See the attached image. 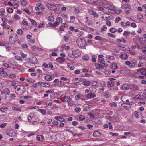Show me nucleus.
<instances>
[{"label": "nucleus", "mask_w": 146, "mask_h": 146, "mask_svg": "<svg viewBox=\"0 0 146 146\" xmlns=\"http://www.w3.org/2000/svg\"><path fill=\"white\" fill-rule=\"evenodd\" d=\"M104 6L105 8L107 9L110 8L111 7V5L109 3H106L104 4Z\"/></svg>", "instance_id": "nucleus-30"}, {"label": "nucleus", "mask_w": 146, "mask_h": 146, "mask_svg": "<svg viewBox=\"0 0 146 146\" xmlns=\"http://www.w3.org/2000/svg\"><path fill=\"white\" fill-rule=\"evenodd\" d=\"M45 80L48 81L51 80L52 79V77L49 75H47L45 76Z\"/></svg>", "instance_id": "nucleus-17"}, {"label": "nucleus", "mask_w": 146, "mask_h": 146, "mask_svg": "<svg viewBox=\"0 0 146 146\" xmlns=\"http://www.w3.org/2000/svg\"><path fill=\"white\" fill-rule=\"evenodd\" d=\"M18 36L16 33H12L10 35L9 42L12 44H14L18 40Z\"/></svg>", "instance_id": "nucleus-2"}, {"label": "nucleus", "mask_w": 146, "mask_h": 146, "mask_svg": "<svg viewBox=\"0 0 146 146\" xmlns=\"http://www.w3.org/2000/svg\"><path fill=\"white\" fill-rule=\"evenodd\" d=\"M54 92L53 90L52 89H51L50 90H48L45 92L47 93L50 94Z\"/></svg>", "instance_id": "nucleus-53"}, {"label": "nucleus", "mask_w": 146, "mask_h": 146, "mask_svg": "<svg viewBox=\"0 0 146 146\" xmlns=\"http://www.w3.org/2000/svg\"><path fill=\"white\" fill-rule=\"evenodd\" d=\"M110 68L113 70L118 69V67L116 64H113L110 66Z\"/></svg>", "instance_id": "nucleus-18"}, {"label": "nucleus", "mask_w": 146, "mask_h": 146, "mask_svg": "<svg viewBox=\"0 0 146 146\" xmlns=\"http://www.w3.org/2000/svg\"><path fill=\"white\" fill-rule=\"evenodd\" d=\"M17 33L18 34H19L20 35L22 34L23 33V31L21 29H18L17 31Z\"/></svg>", "instance_id": "nucleus-48"}, {"label": "nucleus", "mask_w": 146, "mask_h": 146, "mask_svg": "<svg viewBox=\"0 0 146 146\" xmlns=\"http://www.w3.org/2000/svg\"><path fill=\"white\" fill-rule=\"evenodd\" d=\"M125 63L126 65L128 66H129V65H130L131 64V62L128 61H126L125 62Z\"/></svg>", "instance_id": "nucleus-64"}, {"label": "nucleus", "mask_w": 146, "mask_h": 146, "mask_svg": "<svg viewBox=\"0 0 146 146\" xmlns=\"http://www.w3.org/2000/svg\"><path fill=\"white\" fill-rule=\"evenodd\" d=\"M145 38H139V41L141 43V44H144V40Z\"/></svg>", "instance_id": "nucleus-36"}, {"label": "nucleus", "mask_w": 146, "mask_h": 146, "mask_svg": "<svg viewBox=\"0 0 146 146\" xmlns=\"http://www.w3.org/2000/svg\"><path fill=\"white\" fill-rule=\"evenodd\" d=\"M130 33H131L130 32L125 31L123 33V35L124 36H128L129 35V34Z\"/></svg>", "instance_id": "nucleus-40"}, {"label": "nucleus", "mask_w": 146, "mask_h": 146, "mask_svg": "<svg viewBox=\"0 0 146 146\" xmlns=\"http://www.w3.org/2000/svg\"><path fill=\"white\" fill-rule=\"evenodd\" d=\"M64 98L66 100V101L68 102H71L72 99L69 96H65L64 97Z\"/></svg>", "instance_id": "nucleus-23"}, {"label": "nucleus", "mask_w": 146, "mask_h": 146, "mask_svg": "<svg viewBox=\"0 0 146 146\" xmlns=\"http://www.w3.org/2000/svg\"><path fill=\"white\" fill-rule=\"evenodd\" d=\"M0 74L3 76H5L6 75L7 73L4 71H2L0 72Z\"/></svg>", "instance_id": "nucleus-39"}, {"label": "nucleus", "mask_w": 146, "mask_h": 146, "mask_svg": "<svg viewBox=\"0 0 146 146\" xmlns=\"http://www.w3.org/2000/svg\"><path fill=\"white\" fill-rule=\"evenodd\" d=\"M7 125L6 123H2L0 125V127L2 128H4Z\"/></svg>", "instance_id": "nucleus-56"}, {"label": "nucleus", "mask_w": 146, "mask_h": 146, "mask_svg": "<svg viewBox=\"0 0 146 146\" xmlns=\"http://www.w3.org/2000/svg\"><path fill=\"white\" fill-rule=\"evenodd\" d=\"M101 134V133L97 131L94 132L93 134L94 137H99Z\"/></svg>", "instance_id": "nucleus-11"}, {"label": "nucleus", "mask_w": 146, "mask_h": 146, "mask_svg": "<svg viewBox=\"0 0 146 146\" xmlns=\"http://www.w3.org/2000/svg\"><path fill=\"white\" fill-rule=\"evenodd\" d=\"M54 19V17L52 16H50L49 17L48 20L52 22Z\"/></svg>", "instance_id": "nucleus-35"}, {"label": "nucleus", "mask_w": 146, "mask_h": 146, "mask_svg": "<svg viewBox=\"0 0 146 146\" xmlns=\"http://www.w3.org/2000/svg\"><path fill=\"white\" fill-rule=\"evenodd\" d=\"M46 6L49 9L51 10L55 11L57 9L56 6L53 5H52L50 3H47L46 4Z\"/></svg>", "instance_id": "nucleus-4"}, {"label": "nucleus", "mask_w": 146, "mask_h": 146, "mask_svg": "<svg viewBox=\"0 0 146 146\" xmlns=\"http://www.w3.org/2000/svg\"><path fill=\"white\" fill-rule=\"evenodd\" d=\"M130 90H139V88L138 86L133 84H130Z\"/></svg>", "instance_id": "nucleus-7"}, {"label": "nucleus", "mask_w": 146, "mask_h": 146, "mask_svg": "<svg viewBox=\"0 0 146 146\" xmlns=\"http://www.w3.org/2000/svg\"><path fill=\"white\" fill-rule=\"evenodd\" d=\"M37 140L40 141H43L44 139V137L41 135H38L36 137Z\"/></svg>", "instance_id": "nucleus-12"}, {"label": "nucleus", "mask_w": 146, "mask_h": 146, "mask_svg": "<svg viewBox=\"0 0 146 146\" xmlns=\"http://www.w3.org/2000/svg\"><path fill=\"white\" fill-rule=\"evenodd\" d=\"M87 126L88 129H91L92 128L93 126L92 125L90 124H88L87 125Z\"/></svg>", "instance_id": "nucleus-61"}, {"label": "nucleus", "mask_w": 146, "mask_h": 146, "mask_svg": "<svg viewBox=\"0 0 146 146\" xmlns=\"http://www.w3.org/2000/svg\"><path fill=\"white\" fill-rule=\"evenodd\" d=\"M81 108L80 107H76L74 109V111L75 112L78 113L81 111Z\"/></svg>", "instance_id": "nucleus-32"}, {"label": "nucleus", "mask_w": 146, "mask_h": 146, "mask_svg": "<svg viewBox=\"0 0 146 146\" xmlns=\"http://www.w3.org/2000/svg\"><path fill=\"white\" fill-rule=\"evenodd\" d=\"M76 42L78 46L80 48H84L86 45V41L84 38H78L76 40Z\"/></svg>", "instance_id": "nucleus-1"}, {"label": "nucleus", "mask_w": 146, "mask_h": 146, "mask_svg": "<svg viewBox=\"0 0 146 146\" xmlns=\"http://www.w3.org/2000/svg\"><path fill=\"white\" fill-rule=\"evenodd\" d=\"M130 84H124L122 86L121 89L123 90H130Z\"/></svg>", "instance_id": "nucleus-5"}, {"label": "nucleus", "mask_w": 146, "mask_h": 146, "mask_svg": "<svg viewBox=\"0 0 146 146\" xmlns=\"http://www.w3.org/2000/svg\"><path fill=\"white\" fill-rule=\"evenodd\" d=\"M134 115L135 117L136 118H138L139 117V115L137 113L136 111H135L134 112Z\"/></svg>", "instance_id": "nucleus-62"}, {"label": "nucleus", "mask_w": 146, "mask_h": 146, "mask_svg": "<svg viewBox=\"0 0 146 146\" xmlns=\"http://www.w3.org/2000/svg\"><path fill=\"white\" fill-rule=\"evenodd\" d=\"M72 54L73 56L75 57H77L79 56L78 51L76 50H74L72 52Z\"/></svg>", "instance_id": "nucleus-16"}, {"label": "nucleus", "mask_w": 146, "mask_h": 146, "mask_svg": "<svg viewBox=\"0 0 146 146\" xmlns=\"http://www.w3.org/2000/svg\"><path fill=\"white\" fill-rule=\"evenodd\" d=\"M14 18L16 20H17L20 18V17L17 15V14H15L14 15Z\"/></svg>", "instance_id": "nucleus-43"}, {"label": "nucleus", "mask_w": 146, "mask_h": 146, "mask_svg": "<svg viewBox=\"0 0 146 146\" xmlns=\"http://www.w3.org/2000/svg\"><path fill=\"white\" fill-rule=\"evenodd\" d=\"M15 59L20 60V61H22V58L21 57L19 56H16L15 57Z\"/></svg>", "instance_id": "nucleus-38"}, {"label": "nucleus", "mask_w": 146, "mask_h": 146, "mask_svg": "<svg viewBox=\"0 0 146 146\" xmlns=\"http://www.w3.org/2000/svg\"><path fill=\"white\" fill-rule=\"evenodd\" d=\"M102 18L104 20H106L108 19V18L107 16H106L105 14H103L102 15Z\"/></svg>", "instance_id": "nucleus-54"}, {"label": "nucleus", "mask_w": 146, "mask_h": 146, "mask_svg": "<svg viewBox=\"0 0 146 146\" xmlns=\"http://www.w3.org/2000/svg\"><path fill=\"white\" fill-rule=\"evenodd\" d=\"M136 97L137 98L139 99H140L142 100L143 99V98H141V96L140 95L137 94L136 95Z\"/></svg>", "instance_id": "nucleus-60"}, {"label": "nucleus", "mask_w": 146, "mask_h": 146, "mask_svg": "<svg viewBox=\"0 0 146 146\" xmlns=\"http://www.w3.org/2000/svg\"><path fill=\"white\" fill-rule=\"evenodd\" d=\"M12 108L13 110H14L16 111H20L21 110V109H18L15 107H13Z\"/></svg>", "instance_id": "nucleus-51"}, {"label": "nucleus", "mask_w": 146, "mask_h": 146, "mask_svg": "<svg viewBox=\"0 0 146 146\" xmlns=\"http://www.w3.org/2000/svg\"><path fill=\"white\" fill-rule=\"evenodd\" d=\"M106 24L107 25H108L109 26H111V23L110 21H109V20L106 21Z\"/></svg>", "instance_id": "nucleus-55"}, {"label": "nucleus", "mask_w": 146, "mask_h": 146, "mask_svg": "<svg viewBox=\"0 0 146 146\" xmlns=\"http://www.w3.org/2000/svg\"><path fill=\"white\" fill-rule=\"evenodd\" d=\"M110 31L111 33H115L117 31V29L115 28H113L110 29Z\"/></svg>", "instance_id": "nucleus-33"}, {"label": "nucleus", "mask_w": 146, "mask_h": 146, "mask_svg": "<svg viewBox=\"0 0 146 146\" xmlns=\"http://www.w3.org/2000/svg\"><path fill=\"white\" fill-rule=\"evenodd\" d=\"M100 63L101 65H104L105 66H107L108 64L104 60H101L100 62Z\"/></svg>", "instance_id": "nucleus-31"}, {"label": "nucleus", "mask_w": 146, "mask_h": 146, "mask_svg": "<svg viewBox=\"0 0 146 146\" xmlns=\"http://www.w3.org/2000/svg\"><path fill=\"white\" fill-rule=\"evenodd\" d=\"M44 22H42L40 23L39 25L37 27L38 28H40L42 27H43L44 26Z\"/></svg>", "instance_id": "nucleus-42"}, {"label": "nucleus", "mask_w": 146, "mask_h": 146, "mask_svg": "<svg viewBox=\"0 0 146 146\" xmlns=\"http://www.w3.org/2000/svg\"><path fill=\"white\" fill-rule=\"evenodd\" d=\"M95 66L97 69L100 70L102 69V66L99 64H95Z\"/></svg>", "instance_id": "nucleus-25"}, {"label": "nucleus", "mask_w": 146, "mask_h": 146, "mask_svg": "<svg viewBox=\"0 0 146 146\" xmlns=\"http://www.w3.org/2000/svg\"><path fill=\"white\" fill-rule=\"evenodd\" d=\"M98 82L96 81H93L91 82V84L93 86H95L98 85Z\"/></svg>", "instance_id": "nucleus-44"}, {"label": "nucleus", "mask_w": 146, "mask_h": 146, "mask_svg": "<svg viewBox=\"0 0 146 146\" xmlns=\"http://www.w3.org/2000/svg\"><path fill=\"white\" fill-rule=\"evenodd\" d=\"M100 41H101L102 42H106L107 41V39L104 38H102L101 37V39Z\"/></svg>", "instance_id": "nucleus-58"}, {"label": "nucleus", "mask_w": 146, "mask_h": 146, "mask_svg": "<svg viewBox=\"0 0 146 146\" xmlns=\"http://www.w3.org/2000/svg\"><path fill=\"white\" fill-rule=\"evenodd\" d=\"M9 77L11 78H14L16 77V76L14 74L12 73L9 75Z\"/></svg>", "instance_id": "nucleus-41"}, {"label": "nucleus", "mask_w": 146, "mask_h": 146, "mask_svg": "<svg viewBox=\"0 0 146 146\" xmlns=\"http://www.w3.org/2000/svg\"><path fill=\"white\" fill-rule=\"evenodd\" d=\"M93 2L97 5H101L102 4L101 0H94Z\"/></svg>", "instance_id": "nucleus-14"}, {"label": "nucleus", "mask_w": 146, "mask_h": 146, "mask_svg": "<svg viewBox=\"0 0 146 146\" xmlns=\"http://www.w3.org/2000/svg\"><path fill=\"white\" fill-rule=\"evenodd\" d=\"M26 80L27 82H29L30 83H34L35 82V81L34 80H28V79H26Z\"/></svg>", "instance_id": "nucleus-59"}, {"label": "nucleus", "mask_w": 146, "mask_h": 146, "mask_svg": "<svg viewBox=\"0 0 146 146\" xmlns=\"http://www.w3.org/2000/svg\"><path fill=\"white\" fill-rule=\"evenodd\" d=\"M7 11L9 13H11L13 11V9L9 7L7 9Z\"/></svg>", "instance_id": "nucleus-37"}, {"label": "nucleus", "mask_w": 146, "mask_h": 146, "mask_svg": "<svg viewBox=\"0 0 146 146\" xmlns=\"http://www.w3.org/2000/svg\"><path fill=\"white\" fill-rule=\"evenodd\" d=\"M120 57L122 59L127 60L128 58V56L125 54H122L120 55Z\"/></svg>", "instance_id": "nucleus-15"}, {"label": "nucleus", "mask_w": 146, "mask_h": 146, "mask_svg": "<svg viewBox=\"0 0 146 146\" xmlns=\"http://www.w3.org/2000/svg\"><path fill=\"white\" fill-rule=\"evenodd\" d=\"M114 81L112 82H109L108 83V85L110 87H112L114 86Z\"/></svg>", "instance_id": "nucleus-29"}, {"label": "nucleus", "mask_w": 146, "mask_h": 146, "mask_svg": "<svg viewBox=\"0 0 146 146\" xmlns=\"http://www.w3.org/2000/svg\"><path fill=\"white\" fill-rule=\"evenodd\" d=\"M110 134L113 136L116 137L119 134L118 133H113V132H110Z\"/></svg>", "instance_id": "nucleus-45"}, {"label": "nucleus", "mask_w": 146, "mask_h": 146, "mask_svg": "<svg viewBox=\"0 0 146 146\" xmlns=\"http://www.w3.org/2000/svg\"><path fill=\"white\" fill-rule=\"evenodd\" d=\"M42 87L45 88H49L50 87V85L48 83H44L42 85Z\"/></svg>", "instance_id": "nucleus-27"}, {"label": "nucleus", "mask_w": 146, "mask_h": 146, "mask_svg": "<svg viewBox=\"0 0 146 146\" xmlns=\"http://www.w3.org/2000/svg\"><path fill=\"white\" fill-rule=\"evenodd\" d=\"M13 6H14L15 7H17L18 6L19 4V2L17 0H14L13 2Z\"/></svg>", "instance_id": "nucleus-21"}, {"label": "nucleus", "mask_w": 146, "mask_h": 146, "mask_svg": "<svg viewBox=\"0 0 146 146\" xmlns=\"http://www.w3.org/2000/svg\"><path fill=\"white\" fill-rule=\"evenodd\" d=\"M90 82L89 81H84L82 82V84L84 86H89L90 85Z\"/></svg>", "instance_id": "nucleus-22"}, {"label": "nucleus", "mask_w": 146, "mask_h": 146, "mask_svg": "<svg viewBox=\"0 0 146 146\" xmlns=\"http://www.w3.org/2000/svg\"><path fill=\"white\" fill-rule=\"evenodd\" d=\"M89 13L91 15H94L95 17H97L98 16V15L96 13V12L94 10H90L89 11Z\"/></svg>", "instance_id": "nucleus-10"}, {"label": "nucleus", "mask_w": 146, "mask_h": 146, "mask_svg": "<svg viewBox=\"0 0 146 146\" xmlns=\"http://www.w3.org/2000/svg\"><path fill=\"white\" fill-rule=\"evenodd\" d=\"M121 106L125 109L127 110L132 105V104L131 103H122L121 104Z\"/></svg>", "instance_id": "nucleus-6"}, {"label": "nucleus", "mask_w": 146, "mask_h": 146, "mask_svg": "<svg viewBox=\"0 0 146 146\" xmlns=\"http://www.w3.org/2000/svg\"><path fill=\"white\" fill-rule=\"evenodd\" d=\"M120 20V18L119 17H117L115 19V21L116 23H118Z\"/></svg>", "instance_id": "nucleus-47"}, {"label": "nucleus", "mask_w": 146, "mask_h": 146, "mask_svg": "<svg viewBox=\"0 0 146 146\" xmlns=\"http://www.w3.org/2000/svg\"><path fill=\"white\" fill-rule=\"evenodd\" d=\"M108 35L109 36L113 38H115L116 37L115 35L110 33H108Z\"/></svg>", "instance_id": "nucleus-46"}, {"label": "nucleus", "mask_w": 146, "mask_h": 146, "mask_svg": "<svg viewBox=\"0 0 146 146\" xmlns=\"http://www.w3.org/2000/svg\"><path fill=\"white\" fill-rule=\"evenodd\" d=\"M65 59L62 57H59L56 59L57 62L60 63L62 64L64 62Z\"/></svg>", "instance_id": "nucleus-8"}, {"label": "nucleus", "mask_w": 146, "mask_h": 146, "mask_svg": "<svg viewBox=\"0 0 146 146\" xmlns=\"http://www.w3.org/2000/svg\"><path fill=\"white\" fill-rule=\"evenodd\" d=\"M107 29V27L105 25H104L103 27L101 28V31L102 32L103 31H106V30Z\"/></svg>", "instance_id": "nucleus-50"}, {"label": "nucleus", "mask_w": 146, "mask_h": 146, "mask_svg": "<svg viewBox=\"0 0 146 146\" xmlns=\"http://www.w3.org/2000/svg\"><path fill=\"white\" fill-rule=\"evenodd\" d=\"M57 84L59 87H61L64 85V82L62 81H60L58 82Z\"/></svg>", "instance_id": "nucleus-26"}, {"label": "nucleus", "mask_w": 146, "mask_h": 146, "mask_svg": "<svg viewBox=\"0 0 146 146\" xmlns=\"http://www.w3.org/2000/svg\"><path fill=\"white\" fill-rule=\"evenodd\" d=\"M110 104V106L111 107L113 106L117 107V103L114 102L111 103Z\"/></svg>", "instance_id": "nucleus-49"}, {"label": "nucleus", "mask_w": 146, "mask_h": 146, "mask_svg": "<svg viewBox=\"0 0 146 146\" xmlns=\"http://www.w3.org/2000/svg\"><path fill=\"white\" fill-rule=\"evenodd\" d=\"M72 124L74 126H76L78 124V123L76 121H73L72 122Z\"/></svg>", "instance_id": "nucleus-63"}, {"label": "nucleus", "mask_w": 146, "mask_h": 146, "mask_svg": "<svg viewBox=\"0 0 146 146\" xmlns=\"http://www.w3.org/2000/svg\"><path fill=\"white\" fill-rule=\"evenodd\" d=\"M122 8L123 9H124L125 10L126 9H131V7L130 5H127V4H125L122 5L121 6Z\"/></svg>", "instance_id": "nucleus-13"}, {"label": "nucleus", "mask_w": 146, "mask_h": 146, "mask_svg": "<svg viewBox=\"0 0 146 146\" xmlns=\"http://www.w3.org/2000/svg\"><path fill=\"white\" fill-rule=\"evenodd\" d=\"M85 119V117L82 115H80L79 117V119L80 121H83Z\"/></svg>", "instance_id": "nucleus-34"}, {"label": "nucleus", "mask_w": 146, "mask_h": 146, "mask_svg": "<svg viewBox=\"0 0 146 146\" xmlns=\"http://www.w3.org/2000/svg\"><path fill=\"white\" fill-rule=\"evenodd\" d=\"M8 108L7 107L4 106L2 107L0 109V110L1 112L3 113H4L5 111H7L8 110Z\"/></svg>", "instance_id": "nucleus-19"}, {"label": "nucleus", "mask_w": 146, "mask_h": 146, "mask_svg": "<svg viewBox=\"0 0 146 146\" xmlns=\"http://www.w3.org/2000/svg\"><path fill=\"white\" fill-rule=\"evenodd\" d=\"M38 111L39 112H40L43 115H44L46 113V110H44L43 109H41L39 110H38Z\"/></svg>", "instance_id": "nucleus-28"}, {"label": "nucleus", "mask_w": 146, "mask_h": 146, "mask_svg": "<svg viewBox=\"0 0 146 146\" xmlns=\"http://www.w3.org/2000/svg\"><path fill=\"white\" fill-rule=\"evenodd\" d=\"M22 24L27 26H28V25L27 22L25 20H23L22 21Z\"/></svg>", "instance_id": "nucleus-52"}, {"label": "nucleus", "mask_w": 146, "mask_h": 146, "mask_svg": "<svg viewBox=\"0 0 146 146\" xmlns=\"http://www.w3.org/2000/svg\"><path fill=\"white\" fill-rule=\"evenodd\" d=\"M139 74L140 73L141 75H144L146 77V69L144 68L138 69L137 70Z\"/></svg>", "instance_id": "nucleus-3"}, {"label": "nucleus", "mask_w": 146, "mask_h": 146, "mask_svg": "<svg viewBox=\"0 0 146 146\" xmlns=\"http://www.w3.org/2000/svg\"><path fill=\"white\" fill-rule=\"evenodd\" d=\"M42 66L46 68H48V66L47 64L46 63H44L42 64Z\"/></svg>", "instance_id": "nucleus-57"}, {"label": "nucleus", "mask_w": 146, "mask_h": 146, "mask_svg": "<svg viewBox=\"0 0 146 146\" xmlns=\"http://www.w3.org/2000/svg\"><path fill=\"white\" fill-rule=\"evenodd\" d=\"M79 78H76L72 80V81H73V82L74 83V84H77L80 81V80L79 79H78Z\"/></svg>", "instance_id": "nucleus-24"}, {"label": "nucleus", "mask_w": 146, "mask_h": 146, "mask_svg": "<svg viewBox=\"0 0 146 146\" xmlns=\"http://www.w3.org/2000/svg\"><path fill=\"white\" fill-rule=\"evenodd\" d=\"M29 60L30 62L33 64L37 63V58L36 56H34L32 58H31Z\"/></svg>", "instance_id": "nucleus-9"}, {"label": "nucleus", "mask_w": 146, "mask_h": 146, "mask_svg": "<svg viewBox=\"0 0 146 146\" xmlns=\"http://www.w3.org/2000/svg\"><path fill=\"white\" fill-rule=\"evenodd\" d=\"M96 96V95L90 92L87 94V97L89 98H92Z\"/></svg>", "instance_id": "nucleus-20"}]
</instances>
